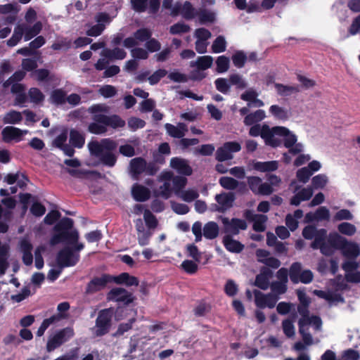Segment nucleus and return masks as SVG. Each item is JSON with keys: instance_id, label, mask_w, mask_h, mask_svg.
Instances as JSON below:
<instances>
[{"instance_id": "nucleus-64", "label": "nucleus", "mask_w": 360, "mask_h": 360, "mask_svg": "<svg viewBox=\"0 0 360 360\" xmlns=\"http://www.w3.org/2000/svg\"><path fill=\"white\" fill-rule=\"evenodd\" d=\"M296 176L299 181L306 184L312 176V174L309 170V168L304 167L297 170Z\"/></svg>"}, {"instance_id": "nucleus-62", "label": "nucleus", "mask_w": 360, "mask_h": 360, "mask_svg": "<svg viewBox=\"0 0 360 360\" xmlns=\"http://www.w3.org/2000/svg\"><path fill=\"white\" fill-rule=\"evenodd\" d=\"M216 63L218 72H226L229 68V59L224 56L218 57Z\"/></svg>"}, {"instance_id": "nucleus-61", "label": "nucleus", "mask_w": 360, "mask_h": 360, "mask_svg": "<svg viewBox=\"0 0 360 360\" xmlns=\"http://www.w3.org/2000/svg\"><path fill=\"white\" fill-rule=\"evenodd\" d=\"M167 74V70L164 69H159L154 72L150 76L148 77V80L151 85L158 84L160 80Z\"/></svg>"}, {"instance_id": "nucleus-40", "label": "nucleus", "mask_w": 360, "mask_h": 360, "mask_svg": "<svg viewBox=\"0 0 360 360\" xmlns=\"http://www.w3.org/2000/svg\"><path fill=\"white\" fill-rule=\"evenodd\" d=\"M275 89L277 93L281 96H288L300 91L298 86L295 85H283L281 84H275Z\"/></svg>"}, {"instance_id": "nucleus-8", "label": "nucleus", "mask_w": 360, "mask_h": 360, "mask_svg": "<svg viewBox=\"0 0 360 360\" xmlns=\"http://www.w3.org/2000/svg\"><path fill=\"white\" fill-rule=\"evenodd\" d=\"M74 250L69 248L61 250L56 257V262L60 268L75 266L79 259V252L75 248L76 244L72 245Z\"/></svg>"}, {"instance_id": "nucleus-42", "label": "nucleus", "mask_w": 360, "mask_h": 360, "mask_svg": "<svg viewBox=\"0 0 360 360\" xmlns=\"http://www.w3.org/2000/svg\"><path fill=\"white\" fill-rule=\"evenodd\" d=\"M219 234V226L217 223L210 221L203 227V235L207 239H214Z\"/></svg>"}, {"instance_id": "nucleus-63", "label": "nucleus", "mask_w": 360, "mask_h": 360, "mask_svg": "<svg viewBox=\"0 0 360 360\" xmlns=\"http://www.w3.org/2000/svg\"><path fill=\"white\" fill-rule=\"evenodd\" d=\"M89 131L92 134H102L106 132V125L94 121L89 125Z\"/></svg>"}, {"instance_id": "nucleus-1", "label": "nucleus", "mask_w": 360, "mask_h": 360, "mask_svg": "<svg viewBox=\"0 0 360 360\" xmlns=\"http://www.w3.org/2000/svg\"><path fill=\"white\" fill-rule=\"evenodd\" d=\"M328 245L321 248V253L326 256L334 254L340 250L342 255L351 259H355L360 255V247L355 242L349 241L338 233H330L328 235Z\"/></svg>"}, {"instance_id": "nucleus-39", "label": "nucleus", "mask_w": 360, "mask_h": 360, "mask_svg": "<svg viewBox=\"0 0 360 360\" xmlns=\"http://www.w3.org/2000/svg\"><path fill=\"white\" fill-rule=\"evenodd\" d=\"M176 196L185 202H191L199 197V193L195 188H188L186 190L177 191Z\"/></svg>"}, {"instance_id": "nucleus-5", "label": "nucleus", "mask_w": 360, "mask_h": 360, "mask_svg": "<svg viewBox=\"0 0 360 360\" xmlns=\"http://www.w3.org/2000/svg\"><path fill=\"white\" fill-rule=\"evenodd\" d=\"M302 236L309 240L314 238L311 245L313 249H319L321 252V248L323 246L328 245V236L324 229L317 230L314 226H307L303 229Z\"/></svg>"}, {"instance_id": "nucleus-26", "label": "nucleus", "mask_w": 360, "mask_h": 360, "mask_svg": "<svg viewBox=\"0 0 360 360\" xmlns=\"http://www.w3.org/2000/svg\"><path fill=\"white\" fill-rule=\"evenodd\" d=\"M276 128L277 127L270 128L269 126L267 128H265L266 130L263 132L262 139L264 140L266 145L273 147H276L281 145V137L280 136V134L276 132Z\"/></svg>"}, {"instance_id": "nucleus-38", "label": "nucleus", "mask_w": 360, "mask_h": 360, "mask_svg": "<svg viewBox=\"0 0 360 360\" xmlns=\"http://www.w3.org/2000/svg\"><path fill=\"white\" fill-rule=\"evenodd\" d=\"M213 63V58L210 56H200L195 61H191L190 65L192 68H198L205 70L210 68Z\"/></svg>"}, {"instance_id": "nucleus-21", "label": "nucleus", "mask_w": 360, "mask_h": 360, "mask_svg": "<svg viewBox=\"0 0 360 360\" xmlns=\"http://www.w3.org/2000/svg\"><path fill=\"white\" fill-rule=\"evenodd\" d=\"M28 133L27 130H22L15 127L8 126L3 129L1 135L5 142L14 141L19 142L23 136Z\"/></svg>"}, {"instance_id": "nucleus-43", "label": "nucleus", "mask_w": 360, "mask_h": 360, "mask_svg": "<svg viewBox=\"0 0 360 360\" xmlns=\"http://www.w3.org/2000/svg\"><path fill=\"white\" fill-rule=\"evenodd\" d=\"M22 120V113L15 110H11L6 112L3 118L4 124H15L20 123Z\"/></svg>"}, {"instance_id": "nucleus-33", "label": "nucleus", "mask_w": 360, "mask_h": 360, "mask_svg": "<svg viewBox=\"0 0 360 360\" xmlns=\"http://www.w3.org/2000/svg\"><path fill=\"white\" fill-rule=\"evenodd\" d=\"M313 188L311 187L303 188L298 191L290 200V204L297 206L302 201L309 200L313 195Z\"/></svg>"}, {"instance_id": "nucleus-14", "label": "nucleus", "mask_w": 360, "mask_h": 360, "mask_svg": "<svg viewBox=\"0 0 360 360\" xmlns=\"http://www.w3.org/2000/svg\"><path fill=\"white\" fill-rule=\"evenodd\" d=\"M152 36L150 30L146 28H141L135 32L133 36L126 38L123 41V45L127 49H131L139 46L140 44L146 42Z\"/></svg>"}, {"instance_id": "nucleus-25", "label": "nucleus", "mask_w": 360, "mask_h": 360, "mask_svg": "<svg viewBox=\"0 0 360 360\" xmlns=\"http://www.w3.org/2000/svg\"><path fill=\"white\" fill-rule=\"evenodd\" d=\"M16 27L20 28L21 35H24L25 41H29L40 32L42 28V25L40 22H37L32 26L26 23H22L18 25Z\"/></svg>"}, {"instance_id": "nucleus-28", "label": "nucleus", "mask_w": 360, "mask_h": 360, "mask_svg": "<svg viewBox=\"0 0 360 360\" xmlns=\"http://www.w3.org/2000/svg\"><path fill=\"white\" fill-rule=\"evenodd\" d=\"M245 217L253 221V229L257 231H264L266 228V216L264 214H256L252 211L247 210L245 212Z\"/></svg>"}, {"instance_id": "nucleus-32", "label": "nucleus", "mask_w": 360, "mask_h": 360, "mask_svg": "<svg viewBox=\"0 0 360 360\" xmlns=\"http://www.w3.org/2000/svg\"><path fill=\"white\" fill-rule=\"evenodd\" d=\"M20 250L22 253V261L27 266H30L32 264L33 256L32 254V245L26 238H23L20 240Z\"/></svg>"}, {"instance_id": "nucleus-19", "label": "nucleus", "mask_w": 360, "mask_h": 360, "mask_svg": "<svg viewBox=\"0 0 360 360\" xmlns=\"http://www.w3.org/2000/svg\"><path fill=\"white\" fill-rule=\"evenodd\" d=\"M172 178V173L171 172H163L159 176L158 179L162 182V185L159 187L158 191V195L168 199L172 193L171 186V180Z\"/></svg>"}, {"instance_id": "nucleus-10", "label": "nucleus", "mask_w": 360, "mask_h": 360, "mask_svg": "<svg viewBox=\"0 0 360 360\" xmlns=\"http://www.w3.org/2000/svg\"><path fill=\"white\" fill-rule=\"evenodd\" d=\"M289 276L294 283H309L312 281L314 275L310 270H302V265L299 262L293 263L289 271Z\"/></svg>"}, {"instance_id": "nucleus-41", "label": "nucleus", "mask_w": 360, "mask_h": 360, "mask_svg": "<svg viewBox=\"0 0 360 360\" xmlns=\"http://www.w3.org/2000/svg\"><path fill=\"white\" fill-rule=\"evenodd\" d=\"M253 168L262 172L274 171L278 168V162H256L253 164Z\"/></svg>"}, {"instance_id": "nucleus-57", "label": "nucleus", "mask_w": 360, "mask_h": 360, "mask_svg": "<svg viewBox=\"0 0 360 360\" xmlns=\"http://www.w3.org/2000/svg\"><path fill=\"white\" fill-rule=\"evenodd\" d=\"M217 89L222 94H227L229 91L231 84L229 79L218 78L214 82Z\"/></svg>"}, {"instance_id": "nucleus-45", "label": "nucleus", "mask_w": 360, "mask_h": 360, "mask_svg": "<svg viewBox=\"0 0 360 360\" xmlns=\"http://www.w3.org/2000/svg\"><path fill=\"white\" fill-rule=\"evenodd\" d=\"M265 117V112L262 110H258L253 113L247 115L244 119L245 125H252L262 120Z\"/></svg>"}, {"instance_id": "nucleus-56", "label": "nucleus", "mask_w": 360, "mask_h": 360, "mask_svg": "<svg viewBox=\"0 0 360 360\" xmlns=\"http://www.w3.org/2000/svg\"><path fill=\"white\" fill-rule=\"evenodd\" d=\"M226 42L225 39L219 36L213 42L212 45V50L213 53H221L226 50Z\"/></svg>"}, {"instance_id": "nucleus-29", "label": "nucleus", "mask_w": 360, "mask_h": 360, "mask_svg": "<svg viewBox=\"0 0 360 360\" xmlns=\"http://www.w3.org/2000/svg\"><path fill=\"white\" fill-rule=\"evenodd\" d=\"M170 166L181 174L189 176L192 174L191 167L189 166L188 161L184 159L173 158L170 160Z\"/></svg>"}, {"instance_id": "nucleus-35", "label": "nucleus", "mask_w": 360, "mask_h": 360, "mask_svg": "<svg viewBox=\"0 0 360 360\" xmlns=\"http://www.w3.org/2000/svg\"><path fill=\"white\" fill-rule=\"evenodd\" d=\"M102 57L108 58L109 60H122L126 56V51L121 48H115L113 49H105L101 53Z\"/></svg>"}, {"instance_id": "nucleus-50", "label": "nucleus", "mask_w": 360, "mask_h": 360, "mask_svg": "<svg viewBox=\"0 0 360 360\" xmlns=\"http://www.w3.org/2000/svg\"><path fill=\"white\" fill-rule=\"evenodd\" d=\"M300 319H304V325L305 327L311 326L316 330H319L321 328L322 321L319 316H311L309 317L301 318Z\"/></svg>"}, {"instance_id": "nucleus-22", "label": "nucleus", "mask_w": 360, "mask_h": 360, "mask_svg": "<svg viewBox=\"0 0 360 360\" xmlns=\"http://www.w3.org/2000/svg\"><path fill=\"white\" fill-rule=\"evenodd\" d=\"M108 299L124 304H129L134 300L131 293L122 288H115L112 289L108 294Z\"/></svg>"}, {"instance_id": "nucleus-7", "label": "nucleus", "mask_w": 360, "mask_h": 360, "mask_svg": "<svg viewBox=\"0 0 360 360\" xmlns=\"http://www.w3.org/2000/svg\"><path fill=\"white\" fill-rule=\"evenodd\" d=\"M79 233L77 230L71 231H60V233L53 236L50 240L51 245H55L60 242L65 241L68 245L76 244V250L81 251L84 248V245L78 243Z\"/></svg>"}, {"instance_id": "nucleus-15", "label": "nucleus", "mask_w": 360, "mask_h": 360, "mask_svg": "<svg viewBox=\"0 0 360 360\" xmlns=\"http://www.w3.org/2000/svg\"><path fill=\"white\" fill-rule=\"evenodd\" d=\"M240 144L236 141H230L225 143L216 152V158L219 161H225L233 158V153L240 151Z\"/></svg>"}, {"instance_id": "nucleus-52", "label": "nucleus", "mask_w": 360, "mask_h": 360, "mask_svg": "<svg viewBox=\"0 0 360 360\" xmlns=\"http://www.w3.org/2000/svg\"><path fill=\"white\" fill-rule=\"evenodd\" d=\"M219 184L224 188L227 190H234L238 186V181L229 176L221 177L219 179Z\"/></svg>"}, {"instance_id": "nucleus-55", "label": "nucleus", "mask_w": 360, "mask_h": 360, "mask_svg": "<svg viewBox=\"0 0 360 360\" xmlns=\"http://www.w3.org/2000/svg\"><path fill=\"white\" fill-rule=\"evenodd\" d=\"M51 101L55 104H63L66 101V94L62 89H56L52 91L51 95Z\"/></svg>"}, {"instance_id": "nucleus-9", "label": "nucleus", "mask_w": 360, "mask_h": 360, "mask_svg": "<svg viewBox=\"0 0 360 360\" xmlns=\"http://www.w3.org/2000/svg\"><path fill=\"white\" fill-rule=\"evenodd\" d=\"M129 170L134 179H137L139 175L146 172L148 175H153L156 169L151 163L147 164L146 160L141 158H136L130 161Z\"/></svg>"}, {"instance_id": "nucleus-48", "label": "nucleus", "mask_w": 360, "mask_h": 360, "mask_svg": "<svg viewBox=\"0 0 360 360\" xmlns=\"http://www.w3.org/2000/svg\"><path fill=\"white\" fill-rule=\"evenodd\" d=\"M143 219L146 222L145 226L148 227V229L154 231L155 229L158 226V221L155 216L149 210H144Z\"/></svg>"}, {"instance_id": "nucleus-59", "label": "nucleus", "mask_w": 360, "mask_h": 360, "mask_svg": "<svg viewBox=\"0 0 360 360\" xmlns=\"http://www.w3.org/2000/svg\"><path fill=\"white\" fill-rule=\"evenodd\" d=\"M131 55L134 59L138 60H146L149 56L146 49L136 46L131 48Z\"/></svg>"}, {"instance_id": "nucleus-17", "label": "nucleus", "mask_w": 360, "mask_h": 360, "mask_svg": "<svg viewBox=\"0 0 360 360\" xmlns=\"http://www.w3.org/2000/svg\"><path fill=\"white\" fill-rule=\"evenodd\" d=\"M248 184L250 190L255 194L270 195L274 189L268 183H263L262 179L257 176H250L248 178Z\"/></svg>"}, {"instance_id": "nucleus-11", "label": "nucleus", "mask_w": 360, "mask_h": 360, "mask_svg": "<svg viewBox=\"0 0 360 360\" xmlns=\"http://www.w3.org/2000/svg\"><path fill=\"white\" fill-rule=\"evenodd\" d=\"M221 222L226 236L238 235L240 231L245 230L248 227L245 220L238 218L230 219L227 217H223L221 218Z\"/></svg>"}, {"instance_id": "nucleus-13", "label": "nucleus", "mask_w": 360, "mask_h": 360, "mask_svg": "<svg viewBox=\"0 0 360 360\" xmlns=\"http://www.w3.org/2000/svg\"><path fill=\"white\" fill-rule=\"evenodd\" d=\"M74 335V331L70 328H64L50 337L47 342V350L51 352L63 342L70 340Z\"/></svg>"}, {"instance_id": "nucleus-36", "label": "nucleus", "mask_w": 360, "mask_h": 360, "mask_svg": "<svg viewBox=\"0 0 360 360\" xmlns=\"http://www.w3.org/2000/svg\"><path fill=\"white\" fill-rule=\"evenodd\" d=\"M223 243L226 249L231 252L239 253L244 248L239 241L232 238L231 236H225L223 238Z\"/></svg>"}, {"instance_id": "nucleus-46", "label": "nucleus", "mask_w": 360, "mask_h": 360, "mask_svg": "<svg viewBox=\"0 0 360 360\" xmlns=\"http://www.w3.org/2000/svg\"><path fill=\"white\" fill-rule=\"evenodd\" d=\"M84 137L75 129H72L70 133V142L72 146L77 148H82L84 144Z\"/></svg>"}, {"instance_id": "nucleus-47", "label": "nucleus", "mask_w": 360, "mask_h": 360, "mask_svg": "<svg viewBox=\"0 0 360 360\" xmlns=\"http://www.w3.org/2000/svg\"><path fill=\"white\" fill-rule=\"evenodd\" d=\"M271 277V274H267L265 272H262L260 274L257 275L255 279V285L262 290L268 289L269 286V278Z\"/></svg>"}, {"instance_id": "nucleus-6", "label": "nucleus", "mask_w": 360, "mask_h": 360, "mask_svg": "<svg viewBox=\"0 0 360 360\" xmlns=\"http://www.w3.org/2000/svg\"><path fill=\"white\" fill-rule=\"evenodd\" d=\"M276 130L278 134H280V136L283 138L284 146L288 148L289 153L297 155L303 150V145L300 143H297V139L296 135L288 128L277 126Z\"/></svg>"}, {"instance_id": "nucleus-4", "label": "nucleus", "mask_w": 360, "mask_h": 360, "mask_svg": "<svg viewBox=\"0 0 360 360\" xmlns=\"http://www.w3.org/2000/svg\"><path fill=\"white\" fill-rule=\"evenodd\" d=\"M108 111V107L103 104L93 105L89 108V112L94 115V121L101 122L114 129L123 127L125 122L117 115L108 116L103 112Z\"/></svg>"}, {"instance_id": "nucleus-20", "label": "nucleus", "mask_w": 360, "mask_h": 360, "mask_svg": "<svg viewBox=\"0 0 360 360\" xmlns=\"http://www.w3.org/2000/svg\"><path fill=\"white\" fill-rule=\"evenodd\" d=\"M235 200L234 195L231 193H222L215 196L217 204L214 205V210L225 212L233 206Z\"/></svg>"}, {"instance_id": "nucleus-18", "label": "nucleus", "mask_w": 360, "mask_h": 360, "mask_svg": "<svg viewBox=\"0 0 360 360\" xmlns=\"http://www.w3.org/2000/svg\"><path fill=\"white\" fill-rule=\"evenodd\" d=\"M255 304L259 308L268 307L272 309L275 307L278 297L271 293L264 294L259 290L254 291Z\"/></svg>"}, {"instance_id": "nucleus-44", "label": "nucleus", "mask_w": 360, "mask_h": 360, "mask_svg": "<svg viewBox=\"0 0 360 360\" xmlns=\"http://www.w3.org/2000/svg\"><path fill=\"white\" fill-rule=\"evenodd\" d=\"M340 233L347 236H353L357 232L356 227L349 222H342L338 226Z\"/></svg>"}, {"instance_id": "nucleus-53", "label": "nucleus", "mask_w": 360, "mask_h": 360, "mask_svg": "<svg viewBox=\"0 0 360 360\" xmlns=\"http://www.w3.org/2000/svg\"><path fill=\"white\" fill-rule=\"evenodd\" d=\"M171 182L173 184V190L176 195L177 191H182L187 184V179L186 177L175 176L172 174Z\"/></svg>"}, {"instance_id": "nucleus-54", "label": "nucleus", "mask_w": 360, "mask_h": 360, "mask_svg": "<svg viewBox=\"0 0 360 360\" xmlns=\"http://www.w3.org/2000/svg\"><path fill=\"white\" fill-rule=\"evenodd\" d=\"M62 319V316H52L51 317L44 319L41 324L40 327L38 328V330L37 332V335L40 337L42 336L46 330V328L53 323H54L56 321H58Z\"/></svg>"}, {"instance_id": "nucleus-51", "label": "nucleus", "mask_w": 360, "mask_h": 360, "mask_svg": "<svg viewBox=\"0 0 360 360\" xmlns=\"http://www.w3.org/2000/svg\"><path fill=\"white\" fill-rule=\"evenodd\" d=\"M304 319L299 320V331L302 335V340L306 345H311L313 343V339L310 333L307 330V328L304 326Z\"/></svg>"}, {"instance_id": "nucleus-3", "label": "nucleus", "mask_w": 360, "mask_h": 360, "mask_svg": "<svg viewBox=\"0 0 360 360\" xmlns=\"http://www.w3.org/2000/svg\"><path fill=\"white\" fill-rule=\"evenodd\" d=\"M110 282H114L117 284H125L127 286L139 285L138 279L127 273H122L117 276L103 274L91 281L88 285L87 291L89 292H94L101 290L106 286L107 283Z\"/></svg>"}, {"instance_id": "nucleus-24", "label": "nucleus", "mask_w": 360, "mask_h": 360, "mask_svg": "<svg viewBox=\"0 0 360 360\" xmlns=\"http://www.w3.org/2000/svg\"><path fill=\"white\" fill-rule=\"evenodd\" d=\"M174 15L181 14L186 19H192L196 15V11L189 1H186L183 5L176 4L172 10Z\"/></svg>"}, {"instance_id": "nucleus-16", "label": "nucleus", "mask_w": 360, "mask_h": 360, "mask_svg": "<svg viewBox=\"0 0 360 360\" xmlns=\"http://www.w3.org/2000/svg\"><path fill=\"white\" fill-rule=\"evenodd\" d=\"M135 228L137 233V240L141 246L148 245L150 238L153 235V230L146 227L143 221L139 218L134 221Z\"/></svg>"}, {"instance_id": "nucleus-31", "label": "nucleus", "mask_w": 360, "mask_h": 360, "mask_svg": "<svg viewBox=\"0 0 360 360\" xmlns=\"http://www.w3.org/2000/svg\"><path fill=\"white\" fill-rule=\"evenodd\" d=\"M165 128L169 136L178 139L183 138L188 131L186 124L182 122L178 123L176 126L167 123Z\"/></svg>"}, {"instance_id": "nucleus-60", "label": "nucleus", "mask_w": 360, "mask_h": 360, "mask_svg": "<svg viewBox=\"0 0 360 360\" xmlns=\"http://www.w3.org/2000/svg\"><path fill=\"white\" fill-rule=\"evenodd\" d=\"M271 294L278 297V295L283 294L287 290L286 283L281 281H276L271 285Z\"/></svg>"}, {"instance_id": "nucleus-37", "label": "nucleus", "mask_w": 360, "mask_h": 360, "mask_svg": "<svg viewBox=\"0 0 360 360\" xmlns=\"http://www.w3.org/2000/svg\"><path fill=\"white\" fill-rule=\"evenodd\" d=\"M269 112L276 119L282 121L288 120L290 115V113L288 109L283 107H281L278 105H272L269 108Z\"/></svg>"}, {"instance_id": "nucleus-27", "label": "nucleus", "mask_w": 360, "mask_h": 360, "mask_svg": "<svg viewBox=\"0 0 360 360\" xmlns=\"http://www.w3.org/2000/svg\"><path fill=\"white\" fill-rule=\"evenodd\" d=\"M330 211L329 210L324 206L319 207L315 212H308L305 215V221L306 222H311L314 221H323V220H329L330 219Z\"/></svg>"}, {"instance_id": "nucleus-30", "label": "nucleus", "mask_w": 360, "mask_h": 360, "mask_svg": "<svg viewBox=\"0 0 360 360\" xmlns=\"http://www.w3.org/2000/svg\"><path fill=\"white\" fill-rule=\"evenodd\" d=\"M131 195L136 201L145 202L150 198V191L141 184H135L131 188Z\"/></svg>"}, {"instance_id": "nucleus-2", "label": "nucleus", "mask_w": 360, "mask_h": 360, "mask_svg": "<svg viewBox=\"0 0 360 360\" xmlns=\"http://www.w3.org/2000/svg\"><path fill=\"white\" fill-rule=\"evenodd\" d=\"M117 146V143L110 139H104L101 142L91 141L88 144L90 153L108 167L114 166L116 162L115 150Z\"/></svg>"}, {"instance_id": "nucleus-34", "label": "nucleus", "mask_w": 360, "mask_h": 360, "mask_svg": "<svg viewBox=\"0 0 360 360\" xmlns=\"http://www.w3.org/2000/svg\"><path fill=\"white\" fill-rule=\"evenodd\" d=\"M314 294L328 301L330 305L344 302V299L341 295L332 292L314 290Z\"/></svg>"}, {"instance_id": "nucleus-23", "label": "nucleus", "mask_w": 360, "mask_h": 360, "mask_svg": "<svg viewBox=\"0 0 360 360\" xmlns=\"http://www.w3.org/2000/svg\"><path fill=\"white\" fill-rule=\"evenodd\" d=\"M131 3L136 11L143 12L148 8L150 13H155L160 6L158 0H131Z\"/></svg>"}, {"instance_id": "nucleus-12", "label": "nucleus", "mask_w": 360, "mask_h": 360, "mask_svg": "<svg viewBox=\"0 0 360 360\" xmlns=\"http://www.w3.org/2000/svg\"><path fill=\"white\" fill-rule=\"evenodd\" d=\"M111 318L112 313L110 309H103L99 312L94 329L96 336L103 335L108 332Z\"/></svg>"}, {"instance_id": "nucleus-49", "label": "nucleus", "mask_w": 360, "mask_h": 360, "mask_svg": "<svg viewBox=\"0 0 360 360\" xmlns=\"http://www.w3.org/2000/svg\"><path fill=\"white\" fill-rule=\"evenodd\" d=\"M328 182V176L324 174H319L311 179V184L315 189L323 188Z\"/></svg>"}, {"instance_id": "nucleus-58", "label": "nucleus", "mask_w": 360, "mask_h": 360, "mask_svg": "<svg viewBox=\"0 0 360 360\" xmlns=\"http://www.w3.org/2000/svg\"><path fill=\"white\" fill-rule=\"evenodd\" d=\"M73 226V220L70 218L62 219L54 227V229L57 231H69Z\"/></svg>"}]
</instances>
